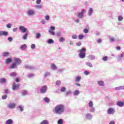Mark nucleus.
I'll return each instance as SVG.
<instances>
[{"instance_id":"1","label":"nucleus","mask_w":124,"mask_h":124,"mask_svg":"<svg viewBox=\"0 0 124 124\" xmlns=\"http://www.w3.org/2000/svg\"><path fill=\"white\" fill-rule=\"evenodd\" d=\"M65 109L64 106L62 104L57 105L54 108V110L56 115H62L64 113V110Z\"/></svg>"},{"instance_id":"2","label":"nucleus","mask_w":124,"mask_h":124,"mask_svg":"<svg viewBox=\"0 0 124 124\" xmlns=\"http://www.w3.org/2000/svg\"><path fill=\"white\" fill-rule=\"evenodd\" d=\"M87 49L85 47H82L81 49H79L78 50V53H79V58L80 59H85L86 58V51Z\"/></svg>"},{"instance_id":"3","label":"nucleus","mask_w":124,"mask_h":124,"mask_svg":"<svg viewBox=\"0 0 124 124\" xmlns=\"http://www.w3.org/2000/svg\"><path fill=\"white\" fill-rule=\"evenodd\" d=\"M47 91H48V87H47L46 85H44L41 88L40 93H46Z\"/></svg>"},{"instance_id":"4","label":"nucleus","mask_w":124,"mask_h":124,"mask_svg":"<svg viewBox=\"0 0 124 124\" xmlns=\"http://www.w3.org/2000/svg\"><path fill=\"white\" fill-rule=\"evenodd\" d=\"M14 61L15 62V63L17 65H20L21 63H22V60L20 58H18L17 57H14Z\"/></svg>"},{"instance_id":"5","label":"nucleus","mask_w":124,"mask_h":124,"mask_svg":"<svg viewBox=\"0 0 124 124\" xmlns=\"http://www.w3.org/2000/svg\"><path fill=\"white\" fill-rule=\"evenodd\" d=\"M115 112L116 111L115 110V108H109L107 110L108 115H114Z\"/></svg>"},{"instance_id":"6","label":"nucleus","mask_w":124,"mask_h":124,"mask_svg":"<svg viewBox=\"0 0 124 124\" xmlns=\"http://www.w3.org/2000/svg\"><path fill=\"white\" fill-rule=\"evenodd\" d=\"M35 14V11L33 9H30L27 11V15L28 16H33Z\"/></svg>"},{"instance_id":"7","label":"nucleus","mask_w":124,"mask_h":124,"mask_svg":"<svg viewBox=\"0 0 124 124\" xmlns=\"http://www.w3.org/2000/svg\"><path fill=\"white\" fill-rule=\"evenodd\" d=\"M7 108L9 109H14L16 107V104L14 103H10L7 105Z\"/></svg>"},{"instance_id":"8","label":"nucleus","mask_w":124,"mask_h":124,"mask_svg":"<svg viewBox=\"0 0 124 124\" xmlns=\"http://www.w3.org/2000/svg\"><path fill=\"white\" fill-rule=\"evenodd\" d=\"M19 30L23 33L25 32H27V31H28V29L26 28V27H25V26H20L19 28Z\"/></svg>"},{"instance_id":"9","label":"nucleus","mask_w":124,"mask_h":124,"mask_svg":"<svg viewBox=\"0 0 124 124\" xmlns=\"http://www.w3.org/2000/svg\"><path fill=\"white\" fill-rule=\"evenodd\" d=\"M8 32L5 31H0V36H7Z\"/></svg>"},{"instance_id":"10","label":"nucleus","mask_w":124,"mask_h":124,"mask_svg":"<svg viewBox=\"0 0 124 124\" xmlns=\"http://www.w3.org/2000/svg\"><path fill=\"white\" fill-rule=\"evenodd\" d=\"M20 86V84H16V83H14L12 86V89L13 91H16L17 89H19V87Z\"/></svg>"},{"instance_id":"11","label":"nucleus","mask_w":124,"mask_h":124,"mask_svg":"<svg viewBox=\"0 0 124 124\" xmlns=\"http://www.w3.org/2000/svg\"><path fill=\"white\" fill-rule=\"evenodd\" d=\"M25 68L30 70H33V69H35V67L34 66H30L29 65H26L25 66Z\"/></svg>"},{"instance_id":"12","label":"nucleus","mask_w":124,"mask_h":124,"mask_svg":"<svg viewBox=\"0 0 124 124\" xmlns=\"http://www.w3.org/2000/svg\"><path fill=\"white\" fill-rule=\"evenodd\" d=\"M85 118L87 120H92L93 119V115L90 113H87L85 114Z\"/></svg>"},{"instance_id":"13","label":"nucleus","mask_w":124,"mask_h":124,"mask_svg":"<svg viewBox=\"0 0 124 124\" xmlns=\"http://www.w3.org/2000/svg\"><path fill=\"white\" fill-rule=\"evenodd\" d=\"M87 58L88 59H89V60H90L91 61H93L95 59V56L93 54H90L88 55Z\"/></svg>"},{"instance_id":"14","label":"nucleus","mask_w":124,"mask_h":124,"mask_svg":"<svg viewBox=\"0 0 124 124\" xmlns=\"http://www.w3.org/2000/svg\"><path fill=\"white\" fill-rule=\"evenodd\" d=\"M93 13V9L92 8H90L88 13V16H92Z\"/></svg>"},{"instance_id":"15","label":"nucleus","mask_w":124,"mask_h":124,"mask_svg":"<svg viewBox=\"0 0 124 124\" xmlns=\"http://www.w3.org/2000/svg\"><path fill=\"white\" fill-rule=\"evenodd\" d=\"M10 68L11 69H14V68H17V64L14 63H13L11 66H10Z\"/></svg>"},{"instance_id":"16","label":"nucleus","mask_w":124,"mask_h":124,"mask_svg":"<svg viewBox=\"0 0 124 124\" xmlns=\"http://www.w3.org/2000/svg\"><path fill=\"white\" fill-rule=\"evenodd\" d=\"M97 84L98 85H99V86H100L101 87H103L105 85L104 81L102 80L98 81Z\"/></svg>"},{"instance_id":"17","label":"nucleus","mask_w":124,"mask_h":124,"mask_svg":"<svg viewBox=\"0 0 124 124\" xmlns=\"http://www.w3.org/2000/svg\"><path fill=\"white\" fill-rule=\"evenodd\" d=\"M116 105L119 107H124V103L122 101H118Z\"/></svg>"},{"instance_id":"18","label":"nucleus","mask_w":124,"mask_h":124,"mask_svg":"<svg viewBox=\"0 0 124 124\" xmlns=\"http://www.w3.org/2000/svg\"><path fill=\"white\" fill-rule=\"evenodd\" d=\"M5 62H6V64H8L10 63V62H12V59L11 58H7Z\"/></svg>"},{"instance_id":"19","label":"nucleus","mask_w":124,"mask_h":124,"mask_svg":"<svg viewBox=\"0 0 124 124\" xmlns=\"http://www.w3.org/2000/svg\"><path fill=\"white\" fill-rule=\"evenodd\" d=\"M5 83H6V78H1L0 79V84H4Z\"/></svg>"},{"instance_id":"20","label":"nucleus","mask_w":124,"mask_h":124,"mask_svg":"<svg viewBox=\"0 0 124 124\" xmlns=\"http://www.w3.org/2000/svg\"><path fill=\"white\" fill-rule=\"evenodd\" d=\"M124 53L122 52L121 55H118V61H122V58H124Z\"/></svg>"},{"instance_id":"21","label":"nucleus","mask_w":124,"mask_h":124,"mask_svg":"<svg viewBox=\"0 0 124 124\" xmlns=\"http://www.w3.org/2000/svg\"><path fill=\"white\" fill-rule=\"evenodd\" d=\"M28 35H29V31H27L25 34L24 35H23V39H24V40H26V39H27V38H28Z\"/></svg>"},{"instance_id":"22","label":"nucleus","mask_w":124,"mask_h":124,"mask_svg":"<svg viewBox=\"0 0 124 124\" xmlns=\"http://www.w3.org/2000/svg\"><path fill=\"white\" fill-rule=\"evenodd\" d=\"M5 124H13V120L12 119H8L5 123Z\"/></svg>"},{"instance_id":"23","label":"nucleus","mask_w":124,"mask_h":124,"mask_svg":"<svg viewBox=\"0 0 124 124\" xmlns=\"http://www.w3.org/2000/svg\"><path fill=\"white\" fill-rule=\"evenodd\" d=\"M20 49L22 51H24V50H26V49H27V45L26 44L22 45L20 46Z\"/></svg>"},{"instance_id":"24","label":"nucleus","mask_w":124,"mask_h":124,"mask_svg":"<svg viewBox=\"0 0 124 124\" xmlns=\"http://www.w3.org/2000/svg\"><path fill=\"white\" fill-rule=\"evenodd\" d=\"M124 86H119L117 87H115L114 88V90H115L116 91H120V90H124Z\"/></svg>"},{"instance_id":"25","label":"nucleus","mask_w":124,"mask_h":124,"mask_svg":"<svg viewBox=\"0 0 124 124\" xmlns=\"http://www.w3.org/2000/svg\"><path fill=\"white\" fill-rule=\"evenodd\" d=\"M47 43L48 44H53L54 43V40L52 39H49L46 41Z\"/></svg>"},{"instance_id":"26","label":"nucleus","mask_w":124,"mask_h":124,"mask_svg":"<svg viewBox=\"0 0 124 124\" xmlns=\"http://www.w3.org/2000/svg\"><path fill=\"white\" fill-rule=\"evenodd\" d=\"M81 79H82V77L81 76H77L76 77V82H79L81 81Z\"/></svg>"},{"instance_id":"27","label":"nucleus","mask_w":124,"mask_h":124,"mask_svg":"<svg viewBox=\"0 0 124 124\" xmlns=\"http://www.w3.org/2000/svg\"><path fill=\"white\" fill-rule=\"evenodd\" d=\"M51 69H52L53 70H56V69H57V66L54 63L51 64Z\"/></svg>"},{"instance_id":"28","label":"nucleus","mask_w":124,"mask_h":124,"mask_svg":"<svg viewBox=\"0 0 124 124\" xmlns=\"http://www.w3.org/2000/svg\"><path fill=\"white\" fill-rule=\"evenodd\" d=\"M40 124H49V121L47 120H44L40 123Z\"/></svg>"},{"instance_id":"29","label":"nucleus","mask_w":124,"mask_h":124,"mask_svg":"<svg viewBox=\"0 0 124 124\" xmlns=\"http://www.w3.org/2000/svg\"><path fill=\"white\" fill-rule=\"evenodd\" d=\"M90 108H91L89 109V112H91V113H94L95 112V108H94V107H92Z\"/></svg>"},{"instance_id":"30","label":"nucleus","mask_w":124,"mask_h":124,"mask_svg":"<svg viewBox=\"0 0 124 124\" xmlns=\"http://www.w3.org/2000/svg\"><path fill=\"white\" fill-rule=\"evenodd\" d=\"M10 76L11 77H16L17 76V73L12 72L10 74Z\"/></svg>"},{"instance_id":"31","label":"nucleus","mask_w":124,"mask_h":124,"mask_svg":"<svg viewBox=\"0 0 124 124\" xmlns=\"http://www.w3.org/2000/svg\"><path fill=\"white\" fill-rule=\"evenodd\" d=\"M79 93H80V91H79V90H76L74 92V95H79Z\"/></svg>"},{"instance_id":"32","label":"nucleus","mask_w":124,"mask_h":124,"mask_svg":"<svg viewBox=\"0 0 124 124\" xmlns=\"http://www.w3.org/2000/svg\"><path fill=\"white\" fill-rule=\"evenodd\" d=\"M21 93L23 96H25V95H27V94H28V91L26 90H23L21 92Z\"/></svg>"},{"instance_id":"33","label":"nucleus","mask_w":124,"mask_h":124,"mask_svg":"<svg viewBox=\"0 0 124 124\" xmlns=\"http://www.w3.org/2000/svg\"><path fill=\"white\" fill-rule=\"evenodd\" d=\"M44 100L46 103H49L50 102V99L47 97H45Z\"/></svg>"},{"instance_id":"34","label":"nucleus","mask_w":124,"mask_h":124,"mask_svg":"<svg viewBox=\"0 0 124 124\" xmlns=\"http://www.w3.org/2000/svg\"><path fill=\"white\" fill-rule=\"evenodd\" d=\"M72 94V92H71V91L69 90L66 92L65 95L66 96H68V95H71Z\"/></svg>"},{"instance_id":"35","label":"nucleus","mask_w":124,"mask_h":124,"mask_svg":"<svg viewBox=\"0 0 124 124\" xmlns=\"http://www.w3.org/2000/svg\"><path fill=\"white\" fill-rule=\"evenodd\" d=\"M78 18H79L80 19H82V18H83V17H84V15H83V14H81L80 12L78 13Z\"/></svg>"},{"instance_id":"36","label":"nucleus","mask_w":124,"mask_h":124,"mask_svg":"<svg viewBox=\"0 0 124 124\" xmlns=\"http://www.w3.org/2000/svg\"><path fill=\"white\" fill-rule=\"evenodd\" d=\"M2 56L3 57H8V56H9V52H3Z\"/></svg>"},{"instance_id":"37","label":"nucleus","mask_w":124,"mask_h":124,"mask_svg":"<svg viewBox=\"0 0 124 124\" xmlns=\"http://www.w3.org/2000/svg\"><path fill=\"white\" fill-rule=\"evenodd\" d=\"M51 75V73L49 72H46L44 74V77H49Z\"/></svg>"},{"instance_id":"38","label":"nucleus","mask_w":124,"mask_h":124,"mask_svg":"<svg viewBox=\"0 0 124 124\" xmlns=\"http://www.w3.org/2000/svg\"><path fill=\"white\" fill-rule=\"evenodd\" d=\"M4 92L6 94H8V93H11V92H10V90H9V89H5L4 90Z\"/></svg>"},{"instance_id":"39","label":"nucleus","mask_w":124,"mask_h":124,"mask_svg":"<svg viewBox=\"0 0 124 124\" xmlns=\"http://www.w3.org/2000/svg\"><path fill=\"white\" fill-rule=\"evenodd\" d=\"M88 105L90 108L93 107V101H90L88 103Z\"/></svg>"},{"instance_id":"40","label":"nucleus","mask_w":124,"mask_h":124,"mask_svg":"<svg viewBox=\"0 0 124 124\" xmlns=\"http://www.w3.org/2000/svg\"><path fill=\"white\" fill-rule=\"evenodd\" d=\"M35 7L37 8V9H42V8H43V6L41 5H36Z\"/></svg>"},{"instance_id":"41","label":"nucleus","mask_w":124,"mask_h":124,"mask_svg":"<svg viewBox=\"0 0 124 124\" xmlns=\"http://www.w3.org/2000/svg\"><path fill=\"white\" fill-rule=\"evenodd\" d=\"M40 37H41V34H40V33H37L36 34V38L37 39H39Z\"/></svg>"},{"instance_id":"42","label":"nucleus","mask_w":124,"mask_h":124,"mask_svg":"<svg viewBox=\"0 0 124 124\" xmlns=\"http://www.w3.org/2000/svg\"><path fill=\"white\" fill-rule=\"evenodd\" d=\"M58 124H63V121L62 120V119H60L58 120L57 122Z\"/></svg>"},{"instance_id":"43","label":"nucleus","mask_w":124,"mask_h":124,"mask_svg":"<svg viewBox=\"0 0 124 124\" xmlns=\"http://www.w3.org/2000/svg\"><path fill=\"white\" fill-rule=\"evenodd\" d=\"M86 64L87 65V66H89V67H93V64L90 62H86Z\"/></svg>"},{"instance_id":"44","label":"nucleus","mask_w":124,"mask_h":124,"mask_svg":"<svg viewBox=\"0 0 124 124\" xmlns=\"http://www.w3.org/2000/svg\"><path fill=\"white\" fill-rule=\"evenodd\" d=\"M118 20L119 21H123L124 20V17L122 16H119L118 17Z\"/></svg>"},{"instance_id":"45","label":"nucleus","mask_w":124,"mask_h":124,"mask_svg":"<svg viewBox=\"0 0 124 124\" xmlns=\"http://www.w3.org/2000/svg\"><path fill=\"white\" fill-rule=\"evenodd\" d=\"M60 42H64L65 41V39L62 37H61L59 39Z\"/></svg>"},{"instance_id":"46","label":"nucleus","mask_w":124,"mask_h":124,"mask_svg":"<svg viewBox=\"0 0 124 124\" xmlns=\"http://www.w3.org/2000/svg\"><path fill=\"white\" fill-rule=\"evenodd\" d=\"M62 84V82L60 80H57L56 82V86H58V87H60V85Z\"/></svg>"},{"instance_id":"47","label":"nucleus","mask_w":124,"mask_h":124,"mask_svg":"<svg viewBox=\"0 0 124 124\" xmlns=\"http://www.w3.org/2000/svg\"><path fill=\"white\" fill-rule=\"evenodd\" d=\"M102 60L104 62H107V61H108V57L104 56L102 58Z\"/></svg>"},{"instance_id":"48","label":"nucleus","mask_w":124,"mask_h":124,"mask_svg":"<svg viewBox=\"0 0 124 124\" xmlns=\"http://www.w3.org/2000/svg\"><path fill=\"white\" fill-rule=\"evenodd\" d=\"M65 91H66V88H65V87H63L61 88V92H62V93H64V92H65Z\"/></svg>"},{"instance_id":"49","label":"nucleus","mask_w":124,"mask_h":124,"mask_svg":"<svg viewBox=\"0 0 124 124\" xmlns=\"http://www.w3.org/2000/svg\"><path fill=\"white\" fill-rule=\"evenodd\" d=\"M78 38V39H79L80 40H81V39H83V38H84V35H83V34H80V35H79Z\"/></svg>"},{"instance_id":"50","label":"nucleus","mask_w":124,"mask_h":124,"mask_svg":"<svg viewBox=\"0 0 124 124\" xmlns=\"http://www.w3.org/2000/svg\"><path fill=\"white\" fill-rule=\"evenodd\" d=\"M48 32H49L51 35H55V34H56L55 32L54 31H52L51 30H49Z\"/></svg>"},{"instance_id":"51","label":"nucleus","mask_w":124,"mask_h":124,"mask_svg":"<svg viewBox=\"0 0 124 124\" xmlns=\"http://www.w3.org/2000/svg\"><path fill=\"white\" fill-rule=\"evenodd\" d=\"M6 27L7 29H11V27H12V24L8 23V24H7Z\"/></svg>"},{"instance_id":"52","label":"nucleus","mask_w":124,"mask_h":124,"mask_svg":"<svg viewBox=\"0 0 124 124\" xmlns=\"http://www.w3.org/2000/svg\"><path fill=\"white\" fill-rule=\"evenodd\" d=\"M45 18L46 21H49V20H50V16H49V15H46L45 16Z\"/></svg>"},{"instance_id":"53","label":"nucleus","mask_w":124,"mask_h":124,"mask_svg":"<svg viewBox=\"0 0 124 124\" xmlns=\"http://www.w3.org/2000/svg\"><path fill=\"white\" fill-rule=\"evenodd\" d=\"M80 13L84 15V14L87 13V10L85 9H83L81 11Z\"/></svg>"},{"instance_id":"54","label":"nucleus","mask_w":124,"mask_h":124,"mask_svg":"<svg viewBox=\"0 0 124 124\" xmlns=\"http://www.w3.org/2000/svg\"><path fill=\"white\" fill-rule=\"evenodd\" d=\"M17 108H19L21 112H23L24 111V109H23V107L21 106H18L17 107Z\"/></svg>"},{"instance_id":"55","label":"nucleus","mask_w":124,"mask_h":124,"mask_svg":"<svg viewBox=\"0 0 124 124\" xmlns=\"http://www.w3.org/2000/svg\"><path fill=\"white\" fill-rule=\"evenodd\" d=\"M7 98V95L4 94L2 96V99L4 100Z\"/></svg>"},{"instance_id":"56","label":"nucleus","mask_w":124,"mask_h":124,"mask_svg":"<svg viewBox=\"0 0 124 124\" xmlns=\"http://www.w3.org/2000/svg\"><path fill=\"white\" fill-rule=\"evenodd\" d=\"M7 40H8V41H9V42H12V41L13 40V38H12V37H9Z\"/></svg>"},{"instance_id":"57","label":"nucleus","mask_w":124,"mask_h":124,"mask_svg":"<svg viewBox=\"0 0 124 124\" xmlns=\"http://www.w3.org/2000/svg\"><path fill=\"white\" fill-rule=\"evenodd\" d=\"M84 75H89L90 74V72H89V71L86 70L84 72Z\"/></svg>"},{"instance_id":"58","label":"nucleus","mask_w":124,"mask_h":124,"mask_svg":"<svg viewBox=\"0 0 124 124\" xmlns=\"http://www.w3.org/2000/svg\"><path fill=\"white\" fill-rule=\"evenodd\" d=\"M56 35L58 37H61V36H62V33L60 32H57L56 33Z\"/></svg>"},{"instance_id":"59","label":"nucleus","mask_w":124,"mask_h":124,"mask_svg":"<svg viewBox=\"0 0 124 124\" xmlns=\"http://www.w3.org/2000/svg\"><path fill=\"white\" fill-rule=\"evenodd\" d=\"M77 46H78V47H80V46H81V45H82V42H78L77 44H76Z\"/></svg>"},{"instance_id":"60","label":"nucleus","mask_w":124,"mask_h":124,"mask_svg":"<svg viewBox=\"0 0 124 124\" xmlns=\"http://www.w3.org/2000/svg\"><path fill=\"white\" fill-rule=\"evenodd\" d=\"M72 39H76L77 38V35L73 34L72 36Z\"/></svg>"},{"instance_id":"61","label":"nucleus","mask_w":124,"mask_h":124,"mask_svg":"<svg viewBox=\"0 0 124 124\" xmlns=\"http://www.w3.org/2000/svg\"><path fill=\"white\" fill-rule=\"evenodd\" d=\"M31 49H35V44H31Z\"/></svg>"},{"instance_id":"62","label":"nucleus","mask_w":124,"mask_h":124,"mask_svg":"<svg viewBox=\"0 0 124 124\" xmlns=\"http://www.w3.org/2000/svg\"><path fill=\"white\" fill-rule=\"evenodd\" d=\"M83 32H84V33H88V32H89V30H88V29H84Z\"/></svg>"},{"instance_id":"63","label":"nucleus","mask_w":124,"mask_h":124,"mask_svg":"<svg viewBox=\"0 0 124 124\" xmlns=\"http://www.w3.org/2000/svg\"><path fill=\"white\" fill-rule=\"evenodd\" d=\"M50 29L51 31H55L56 30V28H55V27H54V26H51L50 27Z\"/></svg>"},{"instance_id":"64","label":"nucleus","mask_w":124,"mask_h":124,"mask_svg":"<svg viewBox=\"0 0 124 124\" xmlns=\"http://www.w3.org/2000/svg\"><path fill=\"white\" fill-rule=\"evenodd\" d=\"M58 71L59 72H61V73H62V72H63V71H64V68L60 69Z\"/></svg>"}]
</instances>
